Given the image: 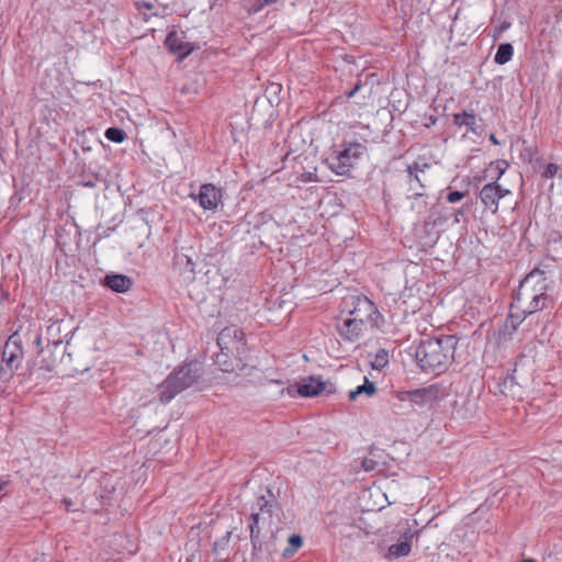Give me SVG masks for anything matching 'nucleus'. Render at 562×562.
I'll list each match as a JSON object with an SVG mask.
<instances>
[{
    "mask_svg": "<svg viewBox=\"0 0 562 562\" xmlns=\"http://www.w3.org/2000/svg\"><path fill=\"white\" fill-rule=\"evenodd\" d=\"M547 289L542 271L533 270L527 274L510 303L506 327L514 331L528 315L546 308L550 301Z\"/></svg>",
    "mask_w": 562,
    "mask_h": 562,
    "instance_id": "nucleus-1",
    "label": "nucleus"
},
{
    "mask_svg": "<svg viewBox=\"0 0 562 562\" xmlns=\"http://www.w3.org/2000/svg\"><path fill=\"white\" fill-rule=\"evenodd\" d=\"M457 346L458 338L452 335L429 338L418 346L416 360L424 372L442 373L453 362Z\"/></svg>",
    "mask_w": 562,
    "mask_h": 562,
    "instance_id": "nucleus-2",
    "label": "nucleus"
},
{
    "mask_svg": "<svg viewBox=\"0 0 562 562\" xmlns=\"http://www.w3.org/2000/svg\"><path fill=\"white\" fill-rule=\"evenodd\" d=\"M217 346L221 352L216 355V363L224 372L243 369L240 356L245 350L244 333L233 325L225 327L217 336Z\"/></svg>",
    "mask_w": 562,
    "mask_h": 562,
    "instance_id": "nucleus-3",
    "label": "nucleus"
},
{
    "mask_svg": "<svg viewBox=\"0 0 562 562\" xmlns=\"http://www.w3.org/2000/svg\"><path fill=\"white\" fill-rule=\"evenodd\" d=\"M199 378L196 363H187L171 373L159 385V397L162 403L170 402L178 393L191 386Z\"/></svg>",
    "mask_w": 562,
    "mask_h": 562,
    "instance_id": "nucleus-4",
    "label": "nucleus"
},
{
    "mask_svg": "<svg viewBox=\"0 0 562 562\" xmlns=\"http://www.w3.org/2000/svg\"><path fill=\"white\" fill-rule=\"evenodd\" d=\"M366 154V146L358 142L344 143L339 149L333 151L327 158L331 171L338 176H346Z\"/></svg>",
    "mask_w": 562,
    "mask_h": 562,
    "instance_id": "nucleus-5",
    "label": "nucleus"
},
{
    "mask_svg": "<svg viewBox=\"0 0 562 562\" xmlns=\"http://www.w3.org/2000/svg\"><path fill=\"white\" fill-rule=\"evenodd\" d=\"M23 359L22 340L15 331L7 340L0 362V379L8 380L20 367Z\"/></svg>",
    "mask_w": 562,
    "mask_h": 562,
    "instance_id": "nucleus-6",
    "label": "nucleus"
},
{
    "mask_svg": "<svg viewBox=\"0 0 562 562\" xmlns=\"http://www.w3.org/2000/svg\"><path fill=\"white\" fill-rule=\"evenodd\" d=\"M345 304L348 307L347 317L360 319L361 323L369 327L376 325V318L379 317L378 308L367 296H350L345 301Z\"/></svg>",
    "mask_w": 562,
    "mask_h": 562,
    "instance_id": "nucleus-7",
    "label": "nucleus"
},
{
    "mask_svg": "<svg viewBox=\"0 0 562 562\" xmlns=\"http://www.w3.org/2000/svg\"><path fill=\"white\" fill-rule=\"evenodd\" d=\"M396 533L398 535L396 543L391 544L385 554L389 560L408 555L412 551L413 541L417 538V531L411 528L408 524L398 525Z\"/></svg>",
    "mask_w": 562,
    "mask_h": 562,
    "instance_id": "nucleus-8",
    "label": "nucleus"
},
{
    "mask_svg": "<svg viewBox=\"0 0 562 562\" xmlns=\"http://www.w3.org/2000/svg\"><path fill=\"white\" fill-rule=\"evenodd\" d=\"M437 392L435 386L401 391L396 393V398L403 404L408 403L409 408L414 409L432 405L437 401Z\"/></svg>",
    "mask_w": 562,
    "mask_h": 562,
    "instance_id": "nucleus-9",
    "label": "nucleus"
},
{
    "mask_svg": "<svg viewBox=\"0 0 562 562\" xmlns=\"http://www.w3.org/2000/svg\"><path fill=\"white\" fill-rule=\"evenodd\" d=\"M336 327L340 338L346 342H357L370 328L360 319H351L347 316L341 317Z\"/></svg>",
    "mask_w": 562,
    "mask_h": 562,
    "instance_id": "nucleus-10",
    "label": "nucleus"
},
{
    "mask_svg": "<svg viewBox=\"0 0 562 562\" xmlns=\"http://www.w3.org/2000/svg\"><path fill=\"white\" fill-rule=\"evenodd\" d=\"M189 198L198 202L204 211H215L222 200V191L212 183H204L198 193H190Z\"/></svg>",
    "mask_w": 562,
    "mask_h": 562,
    "instance_id": "nucleus-11",
    "label": "nucleus"
},
{
    "mask_svg": "<svg viewBox=\"0 0 562 562\" xmlns=\"http://www.w3.org/2000/svg\"><path fill=\"white\" fill-rule=\"evenodd\" d=\"M509 193L508 189L499 186L497 181H493L481 189L479 196L484 207L495 214L498 211L499 200Z\"/></svg>",
    "mask_w": 562,
    "mask_h": 562,
    "instance_id": "nucleus-12",
    "label": "nucleus"
},
{
    "mask_svg": "<svg viewBox=\"0 0 562 562\" xmlns=\"http://www.w3.org/2000/svg\"><path fill=\"white\" fill-rule=\"evenodd\" d=\"M135 7L145 22H148L153 16H166L170 12L169 4L161 3L158 0H137Z\"/></svg>",
    "mask_w": 562,
    "mask_h": 562,
    "instance_id": "nucleus-13",
    "label": "nucleus"
},
{
    "mask_svg": "<svg viewBox=\"0 0 562 562\" xmlns=\"http://www.w3.org/2000/svg\"><path fill=\"white\" fill-rule=\"evenodd\" d=\"M165 44L170 52L179 54L181 58H186L193 50V45L184 41L183 32H169Z\"/></svg>",
    "mask_w": 562,
    "mask_h": 562,
    "instance_id": "nucleus-14",
    "label": "nucleus"
},
{
    "mask_svg": "<svg viewBox=\"0 0 562 562\" xmlns=\"http://www.w3.org/2000/svg\"><path fill=\"white\" fill-rule=\"evenodd\" d=\"M326 389V382L321 376H307L297 384V392L303 397L317 396Z\"/></svg>",
    "mask_w": 562,
    "mask_h": 562,
    "instance_id": "nucleus-15",
    "label": "nucleus"
},
{
    "mask_svg": "<svg viewBox=\"0 0 562 562\" xmlns=\"http://www.w3.org/2000/svg\"><path fill=\"white\" fill-rule=\"evenodd\" d=\"M259 508V512H254L251 514V519H252V522L249 525V528H250V537L251 539H254L255 537L258 536V531L256 530L257 528V525L259 524V520L262 518L265 519V516L267 515L268 518L271 517V508H272V504L266 499L263 496L258 498L257 501V504H256Z\"/></svg>",
    "mask_w": 562,
    "mask_h": 562,
    "instance_id": "nucleus-16",
    "label": "nucleus"
},
{
    "mask_svg": "<svg viewBox=\"0 0 562 562\" xmlns=\"http://www.w3.org/2000/svg\"><path fill=\"white\" fill-rule=\"evenodd\" d=\"M104 284L112 291L125 293L132 286V280L124 274H109L104 279Z\"/></svg>",
    "mask_w": 562,
    "mask_h": 562,
    "instance_id": "nucleus-17",
    "label": "nucleus"
},
{
    "mask_svg": "<svg viewBox=\"0 0 562 562\" xmlns=\"http://www.w3.org/2000/svg\"><path fill=\"white\" fill-rule=\"evenodd\" d=\"M453 122L459 127H465L467 132H471L475 135L479 134L476 125V116L473 111H463L453 115Z\"/></svg>",
    "mask_w": 562,
    "mask_h": 562,
    "instance_id": "nucleus-18",
    "label": "nucleus"
},
{
    "mask_svg": "<svg viewBox=\"0 0 562 562\" xmlns=\"http://www.w3.org/2000/svg\"><path fill=\"white\" fill-rule=\"evenodd\" d=\"M376 391V387L373 382L369 381L364 378V383L362 385L357 386L355 390L349 392V398L355 401L360 395H366L367 397L372 396Z\"/></svg>",
    "mask_w": 562,
    "mask_h": 562,
    "instance_id": "nucleus-19",
    "label": "nucleus"
},
{
    "mask_svg": "<svg viewBox=\"0 0 562 562\" xmlns=\"http://www.w3.org/2000/svg\"><path fill=\"white\" fill-rule=\"evenodd\" d=\"M514 54V48L509 43H503L497 47V52L494 56V61L498 65H505L508 63Z\"/></svg>",
    "mask_w": 562,
    "mask_h": 562,
    "instance_id": "nucleus-20",
    "label": "nucleus"
},
{
    "mask_svg": "<svg viewBox=\"0 0 562 562\" xmlns=\"http://www.w3.org/2000/svg\"><path fill=\"white\" fill-rule=\"evenodd\" d=\"M279 0H244V7L251 13L261 11L265 7L277 3Z\"/></svg>",
    "mask_w": 562,
    "mask_h": 562,
    "instance_id": "nucleus-21",
    "label": "nucleus"
},
{
    "mask_svg": "<svg viewBox=\"0 0 562 562\" xmlns=\"http://www.w3.org/2000/svg\"><path fill=\"white\" fill-rule=\"evenodd\" d=\"M303 544L302 537L297 535H292L289 538V546L283 550V557L290 558L292 557Z\"/></svg>",
    "mask_w": 562,
    "mask_h": 562,
    "instance_id": "nucleus-22",
    "label": "nucleus"
},
{
    "mask_svg": "<svg viewBox=\"0 0 562 562\" xmlns=\"http://www.w3.org/2000/svg\"><path fill=\"white\" fill-rule=\"evenodd\" d=\"M372 368L375 370H383L389 364V353L384 349H380L375 356L374 359L371 362Z\"/></svg>",
    "mask_w": 562,
    "mask_h": 562,
    "instance_id": "nucleus-23",
    "label": "nucleus"
},
{
    "mask_svg": "<svg viewBox=\"0 0 562 562\" xmlns=\"http://www.w3.org/2000/svg\"><path fill=\"white\" fill-rule=\"evenodd\" d=\"M104 135L109 140L116 144L124 142L126 137L125 133L119 127H109Z\"/></svg>",
    "mask_w": 562,
    "mask_h": 562,
    "instance_id": "nucleus-24",
    "label": "nucleus"
},
{
    "mask_svg": "<svg viewBox=\"0 0 562 562\" xmlns=\"http://www.w3.org/2000/svg\"><path fill=\"white\" fill-rule=\"evenodd\" d=\"M560 169V165L548 164L542 171V177L546 179H552L557 176L559 177Z\"/></svg>",
    "mask_w": 562,
    "mask_h": 562,
    "instance_id": "nucleus-25",
    "label": "nucleus"
},
{
    "mask_svg": "<svg viewBox=\"0 0 562 562\" xmlns=\"http://www.w3.org/2000/svg\"><path fill=\"white\" fill-rule=\"evenodd\" d=\"M464 196V193L463 192H460V191H451L448 193L447 195V200L448 202L450 203H457L459 202L460 200H462Z\"/></svg>",
    "mask_w": 562,
    "mask_h": 562,
    "instance_id": "nucleus-26",
    "label": "nucleus"
},
{
    "mask_svg": "<svg viewBox=\"0 0 562 562\" xmlns=\"http://www.w3.org/2000/svg\"><path fill=\"white\" fill-rule=\"evenodd\" d=\"M512 26V23L508 22V21H503L501 22L496 27H495V37H498L501 36L502 33H504L505 31H507L509 27Z\"/></svg>",
    "mask_w": 562,
    "mask_h": 562,
    "instance_id": "nucleus-27",
    "label": "nucleus"
},
{
    "mask_svg": "<svg viewBox=\"0 0 562 562\" xmlns=\"http://www.w3.org/2000/svg\"><path fill=\"white\" fill-rule=\"evenodd\" d=\"M408 172H409V176L413 178L412 182L415 181L417 183H420V179H419V177L417 175V172H418V165L417 164H415L413 166H409L408 167Z\"/></svg>",
    "mask_w": 562,
    "mask_h": 562,
    "instance_id": "nucleus-28",
    "label": "nucleus"
},
{
    "mask_svg": "<svg viewBox=\"0 0 562 562\" xmlns=\"http://www.w3.org/2000/svg\"><path fill=\"white\" fill-rule=\"evenodd\" d=\"M362 468L364 471L369 472L374 469V461L371 459H364L362 461Z\"/></svg>",
    "mask_w": 562,
    "mask_h": 562,
    "instance_id": "nucleus-29",
    "label": "nucleus"
},
{
    "mask_svg": "<svg viewBox=\"0 0 562 562\" xmlns=\"http://www.w3.org/2000/svg\"><path fill=\"white\" fill-rule=\"evenodd\" d=\"M177 258H178V260L183 258L186 260L187 265L190 267V271H194V266L195 265H194L193 260L189 256H187V255H178Z\"/></svg>",
    "mask_w": 562,
    "mask_h": 562,
    "instance_id": "nucleus-30",
    "label": "nucleus"
},
{
    "mask_svg": "<svg viewBox=\"0 0 562 562\" xmlns=\"http://www.w3.org/2000/svg\"><path fill=\"white\" fill-rule=\"evenodd\" d=\"M463 215H464V209L463 207H460V209L456 210L454 214H453V223H456V224L460 223L461 217Z\"/></svg>",
    "mask_w": 562,
    "mask_h": 562,
    "instance_id": "nucleus-31",
    "label": "nucleus"
},
{
    "mask_svg": "<svg viewBox=\"0 0 562 562\" xmlns=\"http://www.w3.org/2000/svg\"><path fill=\"white\" fill-rule=\"evenodd\" d=\"M63 504L65 505V509L68 510V512H76V510H78V508L74 507V503L69 498H64L63 499Z\"/></svg>",
    "mask_w": 562,
    "mask_h": 562,
    "instance_id": "nucleus-32",
    "label": "nucleus"
},
{
    "mask_svg": "<svg viewBox=\"0 0 562 562\" xmlns=\"http://www.w3.org/2000/svg\"><path fill=\"white\" fill-rule=\"evenodd\" d=\"M490 140L495 145H499V140L496 138L494 134L490 135Z\"/></svg>",
    "mask_w": 562,
    "mask_h": 562,
    "instance_id": "nucleus-33",
    "label": "nucleus"
},
{
    "mask_svg": "<svg viewBox=\"0 0 562 562\" xmlns=\"http://www.w3.org/2000/svg\"><path fill=\"white\" fill-rule=\"evenodd\" d=\"M358 88H359V87H358V86H356V88H355L353 90H351V91L348 93V98L353 97V95H355V93L357 92Z\"/></svg>",
    "mask_w": 562,
    "mask_h": 562,
    "instance_id": "nucleus-34",
    "label": "nucleus"
},
{
    "mask_svg": "<svg viewBox=\"0 0 562 562\" xmlns=\"http://www.w3.org/2000/svg\"><path fill=\"white\" fill-rule=\"evenodd\" d=\"M560 168H561V169H560L559 178H561V179H562V164L560 165Z\"/></svg>",
    "mask_w": 562,
    "mask_h": 562,
    "instance_id": "nucleus-35",
    "label": "nucleus"
},
{
    "mask_svg": "<svg viewBox=\"0 0 562 562\" xmlns=\"http://www.w3.org/2000/svg\"><path fill=\"white\" fill-rule=\"evenodd\" d=\"M36 344H37V345H40V344H41V337H40V336H37V337H36Z\"/></svg>",
    "mask_w": 562,
    "mask_h": 562,
    "instance_id": "nucleus-36",
    "label": "nucleus"
},
{
    "mask_svg": "<svg viewBox=\"0 0 562 562\" xmlns=\"http://www.w3.org/2000/svg\"><path fill=\"white\" fill-rule=\"evenodd\" d=\"M522 562H535L532 559H525Z\"/></svg>",
    "mask_w": 562,
    "mask_h": 562,
    "instance_id": "nucleus-37",
    "label": "nucleus"
},
{
    "mask_svg": "<svg viewBox=\"0 0 562 562\" xmlns=\"http://www.w3.org/2000/svg\"><path fill=\"white\" fill-rule=\"evenodd\" d=\"M520 396V394H517L516 392H513V396Z\"/></svg>",
    "mask_w": 562,
    "mask_h": 562,
    "instance_id": "nucleus-38",
    "label": "nucleus"
},
{
    "mask_svg": "<svg viewBox=\"0 0 562 562\" xmlns=\"http://www.w3.org/2000/svg\"><path fill=\"white\" fill-rule=\"evenodd\" d=\"M108 562H119L117 560H111V561H108Z\"/></svg>",
    "mask_w": 562,
    "mask_h": 562,
    "instance_id": "nucleus-39",
    "label": "nucleus"
}]
</instances>
